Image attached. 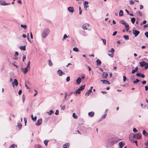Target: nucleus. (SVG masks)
<instances>
[{
	"label": "nucleus",
	"mask_w": 148,
	"mask_h": 148,
	"mask_svg": "<svg viewBox=\"0 0 148 148\" xmlns=\"http://www.w3.org/2000/svg\"><path fill=\"white\" fill-rule=\"evenodd\" d=\"M124 38L126 40H128L129 39V37L127 35H125L123 36Z\"/></svg>",
	"instance_id": "cd10ccee"
},
{
	"label": "nucleus",
	"mask_w": 148,
	"mask_h": 148,
	"mask_svg": "<svg viewBox=\"0 0 148 148\" xmlns=\"http://www.w3.org/2000/svg\"><path fill=\"white\" fill-rule=\"evenodd\" d=\"M81 81V78L79 77H78L76 79V82L77 85L79 84Z\"/></svg>",
	"instance_id": "2eb2a0df"
},
{
	"label": "nucleus",
	"mask_w": 148,
	"mask_h": 148,
	"mask_svg": "<svg viewBox=\"0 0 148 148\" xmlns=\"http://www.w3.org/2000/svg\"><path fill=\"white\" fill-rule=\"evenodd\" d=\"M20 49L21 50H23V51H25L26 50V46H21L19 47Z\"/></svg>",
	"instance_id": "aec40b11"
},
{
	"label": "nucleus",
	"mask_w": 148,
	"mask_h": 148,
	"mask_svg": "<svg viewBox=\"0 0 148 148\" xmlns=\"http://www.w3.org/2000/svg\"><path fill=\"white\" fill-rule=\"evenodd\" d=\"M53 110H50L49 112H47V113L49 115H50L51 114H52L53 113Z\"/></svg>",
	"instance_id": "c756f323"
},
{
	"label": "nucleus",
	"mask_w": 148,
	"mask_h": 148,
	"mask_svg": "<svg viewBox=\"0 0 148 148\" xmlns=\"http://www.w3.org/2000/svg\"><path fill=\"white\" fill-rule=\"evenodd\" d=\"M50 32V30L49 28H44L41 33V37L42 38H46L49 35Z\"/></svg>",
	"instance_id": "f03ea898"
},
{
	"label": "nucleus",
	"mask_w": 148,
	"mask_h": 148,
	"mask_svg": "<svg viewBox=\"0 0 148 148\" xmlns=\"http://www.w3.org/2000/svg\"><path fill=\"white\" fill-rule=\"evenodd\" d=\"M133 138H134L137 139H140L142 137V134L140 133H138L134 134L133 136Z\"/></svg>",
	"instance_id": "7ed1b4c3"
},
{
	"label": "nucleus",
	"mask_w": 148,
	"mask_h": 148,
	"mask_svg": "<svg viewBox=\"0 0 148 148\" xmlns=\"http://www.w3.org/2000/svg\"><path fill=\"white\" fill-rule=\"evenodd\" d=\"M143 84H146V81H143L141 82Z\"/></svg>",
	"instance_id": "338daca9"
},
{
	"label": "nucleus",
	"mask_w": 148,
	"mask_h": 148,
	"mask_svg": "<svg viewBox=\"0 0 148 148\" xmlns=\"http://www.w3.org/2000/svg\"><path fill=\"white\" fill-rule=\"evenodd\" d=\"M42 123V119H39L37 120L36 125L37 126H39Z\"/></svg>",
	"instance_id": "9b49d317"
},
{
	"label": "nucleus",
	"mask_w": 148,
	"mask_h": 148,
	"mask_svg": "<svg viewBox=\"0 0 148 148\" xmlns=\"http://www.w3.org/2000/svg\"><path fill=\"white\" fill-rule=\"evenodd\" d=\"M108 55L111 58H113V54L111 53V54H108Z\"/></svg>",
	"instance_id": "680f3d73"
},
{
	"label": "nucleus",
	"mask_w": 148,
	"mask_h": 148,
	"mask_svg": "<svg viewBox=\"0 0 148 148\" xmlns=\"http://www.w3.org/2000/svg\"><path fill=\"white\" fill-rule=\"evenodd\" d=\"M68 37V36H67V35L66 34H64V37H63V40H64L66 38H67Z\"/></svg>",
	"instance_id": "49530a36"
},
{
	"label": "nucleus",
	"mask_w": 148,
	"mask_h": 148,
	"mask_svg": "<svg viewBox=\"0 0 148 148\" xmlns=\"http://www.w3.org/2000/svg\"><path fill=\"white\" fill-rule=\"evenodd\" d=\"M95 113L93 112H90L88 113V115L90 117H92L94 116Z\"/></svg>",
	"instance_id": "a211bd4d"
},
{
	"label": "nucleus",
	"mask_w": 148,
	"mask_h": 148,
	"mask_svg": "<svg viewBox=\"0 0 148 148\" xmlns=\"http://www.w3.org/2000/svg\"><path fill=\"white\" fill-rule=\"evenodd\" d=\"M125 22L123 20H121L120 21V23L122 24H124L125 23Z\"/></svg>",
	"instance_id": "5fc2aeb1"
},
{
	"label": "nucleus",
	"mask_w": 148,
	"mask_h": 148,
	"mask_svg": "<svg viewBox=\"0 0 148 148\" xmlns=\"http://www.w3.org/2000/svg\"><path fill=\"white\" fill-rule=\"evenodd\" d=\"M35 148H42V147L38 144L35 145H34Z\"/></svg>",
	"instance_id": "bb28decb"
},
{
	"label": "nucleus",
	"mask_w": 148,
	"mask_h": 148,
	"mask_svg": "<svg viewBox=\"0 0 148 148\" xmlns=\"http://www.w3.org/2000/svg\"><path fill=\"white\" fill-rule=\"evenodd\" d=\"M117 33V31H115L113 34H112V36H114L116 35V34Z\"/></svg>",
	"instance_id": "bf43d9fd"
},
{
	"label": "nucleus",
	"mask_w": 148,
	"mask_h": 148,
	"mask_svg": "<svg viewBox=\"0 0 148 148\" xmlns=\"http://www.w3.org/2000/svg\"><path fill=\"white\" fill-rule=\"evenodd\" d=\"M114 50L113 48H111L110 50H109L108 51V52H111L112 54H114Z\"/></svg>",
	"instance_id": "393cba45"
},
{
	"label": "nucleus",
	"mask_w": 148,
	"mask_h": 148,
	"mask_svg": "<svg viewBox=\"0 0 148 148\" xmlns=\"http://www.w3.org/2000/svg\"><path fill=\"white\" fill-rule=\"evenodd\" d=\"M145 144L146 146L148 147V140H147L146 143H145Z\"/></svg>",
	"instance_id": "774afa93"
},
{
	"label": "nucleus",
	"mask_w": 148,
	"mask_h": 148,
	"mask_svg": "<svg viewBox=\"0 0 148 148\" xmlns=\"http://www.w3.org/2000/svg\"><path fill=\"white\" fill-rule=\"evenodd\" d=\"M82 27L83 29H85L87 30V28L86 27V26L85 25H83L82 26Z\"/></svg>",
	"instance_id": "a19ab883"
},
{
	"label": "nucleus",
	"mask_w": 148,
	"mask_h": 148,
	"mask_svg": "<svg viewBox=\"0 0 148 148\" xmlns=\"http://www.w3.org/2000/svg\"><path fill=\"white\" fill-rule=\"evenodd\" d=\"M139 82V80L138 79H136V80L133 81V84H135L137 83L138 82Z\"/></svg>",
	"instance_id": "4c0bfd02"
},
{
	"label": "nucleus",
	"mask_w": 148,
	"mask_h": 148,
	"mask_svg": "<svg viewBox=\"0 0 148 148\" xmlns=\"http://www.w3.org/2000/svg\"><path fill=\"white\" fill-rule=\"evenodd\" d=\"M140 65L141 67H143L145 65V64H147V62L145 61L141 62H140Z\"/></svg>",
	"instance_id": "f3484780"
},
{
	"label": "nucleus",
	"mask_w": 148,
	"mask_h": 148,
	"mask_svg": "<svg viewBox=\"0 0 148 148\" xmlns=\"http://www.w3.org/2000/svg\"><path fill=\"white\" fill-rule=\"evenodd\" d=\"M145 69H147L148 68V63H147V64H145Z\"/></svg>",
	"instance_id": "09e8293b"
},
{
	"label": "nucleus",
	"mask_w": 148,
	"mask_h": 148,
	"mask_svg": "<svg viewBox=\"0 0 148 148\" xmlns=\"http://www.w3.org/2000/svg\"><path fill=\"white\" fill-rule=\"evenodd\" d=\"M138 14L140 16H142V13L140 11H138Z\"/></svg>",
	"instance_id": "3c124183"
},
{
	"label": "nucleus",
	"mask_w": 148,
	"mask_h": 148,
	"mask_svg": "<svg viewBox=\"0 0 148 148\" xmlns=\"http://www.w3.org/2000/svg\"><path fill=\"white\" fill-rule=\"evenodd\" d=\"M22 126V125L20 123H18V127H19V129H21Z\"/></svg>",
	"instance_id": "f704fd0d"
},
{
	"label": "nucleus",
	"mask_w": 148,
	"mask_h": 148,
	"mask_svg": "<svg viewBox=\"0 0 148 148\" xmlns=\"http://www.w3.org/2000/svg\"><path fill=\"white\" fill-rule=\"evenodd\" d=\"M119 147L122 148L124 145L125 143L123 141H121L119 143Z\"/></svg>",
	"instance_id": "4468645a"
},
{
	"label": "nucleus",
	"mask_w": 148,
	"mask_h": 148,
	"mask_svg": "<svg viewBox=\"0 0 148 148\" xmlns=\"http://www.w3.org/2000/svg\"><path fill=\"white\" fill-rule=\"evenodd\" d=\"M69 144L68 143H65L63 145V148H68L69 147Z\"/></svg>",
	"instance_id": "5701e85b"
},
{
	"label": "nucleus",
	"mask_w": 148,
	"mask_h": 148,
	"mask_svg": "<svg viewBox=\"0 0 148 148\" xmlns=\"http://www.w3.org/2000/svg\"><path fill=\"white\" fill-rule=\"evenodd\" d=\"M68 10L69 12L73 13L74 12L73 8L72 7H69L68 8Z\"/></svg>",
	"instance_id": "f8f14e48"
},
{
	"label": "nucleus",
	"mask_w": 148,
	"mask_h": 148,
	"mask_svg": "<svg viewBox=\"0 0 148 148\" xmlns=\"http://www.w3.org/2000/svg\"><path fill=\"white\" fill-rule=\"evenodd\" d=\"M136 19L135 18H134L133 17L132 18H131V21L132 23H134Z\"/></svg>",
	"instance_id": "2f4dec72"
},
{
	"label": "nucleus",
	"mask_w": 148,
	"mask_h": 148,
	"mask_svg": "<svg viewBox=\"0 0 148 148\" xmlns=\"http://www.w3.org/2000/svg\"><path fill=\"white\" fill-rule=\"evenodd\" d=\"M106 116H107V114L105 113V114H104V115H103L101 117V119H104L106 117Z\"/></svg>",
	"instance_id": "ea45409f"
},
{
	"label": "nucleus",
	"mask_w": 148,
	"mask_h": 148,
	"mask_svg": "<svg viewBox=\"0 0 148 148\" xmlns=\"http://www.w3.org/2000/svg\"><path fill=\"white\" fill-rule=\"evenodd\" d=\"M123 15V12L122 10H121L119 13V16H122Z\"/></svg>",
	"instance_id": "c85d7f7f"
},
{
	"label": "nucleus",
	"mask_w": 148,
	"mask_h": 148,
	"mask_svg": "<svg viewBox=\"0 0 148 148\" xmlns=\"http://www.w3.org/2000/svg\"><path fill=\"white\" fill-rule=\"evenodd\" d=\"M49 62V66H51L53 64L52 62H51V60H48Z\"/></svg>",
	"instance_id": "e433bc0d"
},
{
	"label": "nucleus",
	"mask_w": 148,
	"mask_h": 148,
	"mask_svg": "<svg viewBox=\"0 0 148 148\" xmlns=\"http://www.w3.org/2000/svg\"><path fill=\"white\" fill-rule=\"evenodd\" d=\"M133 34L134 35L135 37H137L140 33V32L134 29L132 30Z\"/></svg>",
	"instance_id": "423d86ee"
},
{
	"label": "nucleus",
	"mask_w": 148,
	"mask_h": 148,
	"mask_svg": "<svg viewBox=\"0 0 148 148\" xmlns=\"http://www.w3.org/2000/svg\"><path fill=\"white\" fill-rule=\"evenodd\" d=\"M73 116L75 119H77L78 117L75 114V113L73 114Z\"/></svg>",
	"instance_id": "7c9ffc66"
},
{
	"label": "nucleus",
	"mask_w": 148,
	"mask_h": 148,
	"mask_svg": "<svg viewBox=\"0 0 148 148\" xmlns=\"http://www.w3.org/2000/svg\"><path fill=\"white\" fill-rule=\"evenodd\" d=\"M24 119L25 122V125L26 126V123L27 122V119L25 118H24Z\"/></svg>",
	"instance_id": "603ef678"
},
{
	"label": "nucleus",
	"mask_w": 148,
	"mask_h": 148,
	"mask_svg": "<svg viewBox=\"0 0 148 148\" xmlns=\"http://www.w3.org/2000/svg\"><path fill=\"white\" fill-rule=\"evenodd\" d=\"M64 95H65L64 100H65L66 99V97L68 95V94H67L66 92H65Z\"/></svg>",
	"instance_id": "13d9d810"
},
{
	"label": "nucleus",
	"mask_w": 148,
	"mask_h": 148,
	"mask_svg": "<svg viewBox=\"0 0 148 148\" xmlns=\"http://www.w3.org/2000/svg\"><path fill=\"white\" fill-rule=\"evenodd\" d=\"M96 62L97 63V65L99 66L101 65V62L99 59L97 60L96 61Z\"/></svg>",
	"instance_id": "4be33fe9"
},
{
	"label": "nucleus",
	"mask_w": 148,
	"mask_h": 148,
	"mask_svg": "<svg viewBox=\"0 0 148 148\" xmlns=\"http://www.w3.org/2000/svg\"><path fill=\"white\" fill-rule=\"evenodd\" d=\"M138 70V67H137V66H136L135 68V69L132 71V74L134 73L135 72H136Z\"/></svg>",
	"instance_id": "412c9836"
},
{
	"label": "nucleus",
	"mask_w": 148,
	"mask_h": 148,
	"mask_svg": "<svg viewBox=\"0 0 148 148\" xmlns=\"http://www.w3.org/2000/svg\"><path fill=\"white\" fill-rule=\"evenodd\" d=\"M88 1H85L84 2V9L85 10H86V9L88 7Z\"/></svg>",
	"instance_id": "9d476101"
},
{
	"label": "nucleus",
	"mask_w": 148,
	"mask_h": 148,
	"mask_svg": "<svg viewBox=\"0 0 148 148\" xmlns=\"http://www.w3.org/2000/svg\"><path fill=\"white\" fill-rule=\"evenodd\" d=\"M18 54H19L18 53L17 51H16V52H15V54L14 55V56L15 57H17L18 56Z\"/></svg>",
	"instance_id": "a18cd8bd"
},
{
	"label": "nucleus",
	"mask_w": 148,
	"mask_h": 148,
	"mask_svg": "<svg viewBox=\"0 0 148 148\" xmlns=\"http://www.w3.org/2000/svg\"><path fill=\"white\" fill-rule=\"evenodd\" d=\"M16 63V62H14V63H13V64L14 66H15L17 68L18 67V66L15 64Z\"/></svg>",
	"instance_id": "e2e57ef3"
},
{
	"label": "nucleus",
	"mask_w": 148,
	"mask_h": 148,
	"mask_svg": "<svg viewBox=\"0 0 148 148\" xmlns=\"http://www.w3.org/2000/svg\"><path fill=\"white\" fill-rule=\"evenodd\" d=\"M93 88L92 86H91L90 88V89L86 93H85V95L86 96H89L91 93L92 92V89Z\"/></svg>",
	"instance_id": "0eeeda50"
},
{
	"label": "nucleus",
	"mask_w": 148,
	"mask_h": 148,
	"mask_svg": "<svg viewBox=\"0 0 148 148\" xmlns=\"http://www.w3.org/2000/svg\"><path fill=\"white\" fill-rule=\"evenodd\" d=\"M10 148H15V145L14 144H12L10 146Z\"/></svg>",
	"instance_id": "6e6d98bb"
},
{
	"label": "nucleus",
	"mask_w": 148,
	"mask_h": 148,
	"mask_svg": "<svg viewBox=\"0 0 148 148\" xmlns=\"http://www.w3.org/2000/svg\"><path fill=\"white\" fill-rule=\"evenodd\" d=\"M30 61L27 64V66H26L27 68H29V69H30Z\"/></svg>",
	"instance_id": "58836bf2"
},
{
	"label": "nucleus",
	"mask_w": 148,
	"mask_h": 148,
	"mask_svg": "<svg viewBox=\"0 0 148 148\" xmlns=\"http://www.w3.org/2000/svg\"><path fill=\"white\" fill-rule=\"evenodd\" d=\"M141 75H140V77H141L143 78H144L145 77V75H144L143 74H142V73H141Z\"/></svg>",
	"instance_id": "69168bd1"
},
{
	"label": "nucleus",
	"mask_w": 148,
	"mask_h": 148,
	"mask_svg": "<svg viewBox=\"0 0 148 148\" xmlns=\"http://www.w3.org/2000/svg\"><path fill=\"white\" fill-rule=\"evenodd\" d=\"M70 80V78L69 76H68L66 77V81L67 82H69Z\"/></svg>",
	"instance_id": "de8ad7c7"
},
{
	"label": "nucleus",
	"mask_w": 148,
	"mask_h": 148,
	"mask_svg": "<svg viewBox=\"0 0 148 148\" xmlns=\"http://www.w3.org/2000/svg\"><path fill=\"white\" fill-rule=\"evenodd\" d=\"M48 142L49 140H46L44 141V143L46 146H47Z\"/></svg>",
	"instance_id": "473e14b6"
},
{
	"label": "nucleus",
	"mask_w": 148,
	"mask_h": 148,
	"mask_svg": "<svg viewBox=\"0 0 148 148\" xmlns=\"http://www.w3.org/2000/svg\"><path fill=\"white\" fill-rule=\"evenodd\" d=\"M123 81L124 82H125L126 80L127 79L126 77H125V76H123Z\"/></svg>",
	"instance_id": "864d4df0"
},
{
	"label": "nucleus",
	"mask_w": 148,
	"mask_h": 148,
	"mask_svg": "<svg viewBox=\"0 0 148 148\" xmlns=\"http://www.w3.org/2000/svg\"><path fill=\"white\" fill-rule=\"evenodd\" d=\"M130 4V5H133L134 4V2L132 0H131L129 1Z\"/></svg>",
	"instance_id": "c03bdc74"
},
{
	"label": "nucleus",
	"mask_w": 148,
	"mask_h": 148,
	"mask_svg": "<svg viewBox=\"0 0 148 148\" xmlns=\"http://www.w3.org/2000/svg\"><path fill=\"white\" fill-rule=\"evenodd\" d=\"M29 69V68H27L26 67L25 68H21V69L22 71L23 72L24 74H25L27 73V72L28 71V69Z\"/></svg>",
	"instance_id": "1a4fd4ad"
},
{
	"label": "nucleus",
	"mask_w": 148,
	"mask_h": 148,
	"mask_svg": "<svg viewBox=\"0 0 148 148\" xmlns=\"http://www.w3.org/2000/svg\"><path fill=\"white\" fill-rule=\"evenodd\" d=\"M31 117L32 119L33 120V121H36V116H35L34 117H33V115L32 114L31 115Z\"/></svg>",
	"instance_id": "a878e982"
},
{
	"label": "nucleus",
	"mask_w": 148,
	"mask_h": 148,
	"mask_svg": "<svg viewBox=\"0 0 148 148\" xmlns=\"http://www.w3.org/2000/svg\"><path fill=\"white\" fill-rule=\"evenodd\" d=\"M101 40L103 41V42L104 43L105 45L106 44V40L105 39H103V38H101Z\"/></svg>",
	"instance_id": "37998d69"
},
{
	"label": "nucleus",
	"mask_w": 148,
	"mask_h": 148,
	"mask_svg": "<svg viewBox=\"0 0 148 148\" xmlns=\"http://www.w3.org/2000/svg\"><path fill=\"white\" fill-rule=\"evenodd\" d=\"M85 87V85H84L80 87L76 91L75 93L76 94H79L80 93V91L83 90L84 88Z\"/></svg>",
	"instance_id": "20e7f679"
},
{
	"label": "nucleus",
	"mask_w": 148,
	"mask_h": 148,
	"mask_svg": "<svg viewBox=\"0 0 148 148\" xmlns=\"http://www.w3.org/2000/svg\"><path fill=\"white\" fill-rule=\"evenodd\" d=\"M143 134L145 136H148V134L146 132L145 130L143 131Z\"/></svg>",
	"instance_id": "b1692460"
},
{
	"label": "nucleus",
	"mask_w": 148,
	"mask_h": 148,
	"mask_svg": "<svg viewBox=\"0 0 148 148\" xmlns=\"http://www.w3.org/2000/svg\"><path fill=\"white\" fill-rule=\"evenodd\" d=\"M10 3H6L5 1L3 0H0V5H10Z\"/></svg>",
	"instance_id": "39448f33"
},
{
	"label": "nucleus",
	"mask_w": 148,
	"mask_h": 148,
	"mask_svg": "<svg viewBox=\"0 0 148 148\" xmlns=\"http://www.w3.org/2000/svg\"><path fill=\"white\" fill-rule=\"evenodd\" d=\"M57 74L59 76H61L63 75H64V73L60 69H58L57 72Z\"/></svg>",
	"instance_id": "6e6552de"
},
{
	"label": "nucleus",
	"mask_w": 148,
	"mask_h": 148,
	"mask_svg": "<svg viewBox=\"0 0 148 148\" xmlns=\"http://www.w3.org/2000/svg\"><path fill=\"white\" fill-rule=\"evenodd\" d=\"M21 26L23 28L25 29L27 28V26L25 25L21 24Z\"/></svg>",
	"instance_id": "72a5a7b5"
},
{
	"label": "nucleus",
	"mask_w": 148,
	"mask_h": 148,
	"mask_svg": "<svg viewBox=\"0 0 148 148\" xmlns=\"http://www.w3.org/2000/svg\"><path fill=\"white\" fill-rule=\"evenodd\" d=\"M133 130L134 132H138L137 130L135 128H133Z\"/></svg>",
	"instance_id": "4d7b16f0"
},
{
	"label": "nucleus",
	"mask_w": 148,
	"mask_h": 148,
	"mask_svg": "<svg viewBox=\"0 0 148 148\" xmlns=\"http://www.w3.org/2000/svg\"><path fill=\"white\" fill-rule=\"evenodd\" d=\"M145 34L147 37L148 38V32H145Z\"/></svg>",
	"instance_id": "052dcab7"
},
{
	"label": "nucleus",
	"mask_w": 148,
	"mask_h": 148,
	"mask_svg": "<svg viewBox=\"0 0 148 148\" xmlns=\"http://www.w3.org/2000/svg\"><path fill=\"white\" fill-rule=\"evenodd\" d=\"M55 114L58 115L59 114V111L58 110H56L55 113Z\"/></svg>",
	"instance_id": "0e129e2a"
},
{
	"label": "nucleus",
	"mask_w": 148,
	"mask_h": 148,
	"mask_svg": "<svg viewBox=\"0 0 148 148\" xmlns=\"http://www.w3.org/2000/svg\"><path fill=\"white\" fill-rule=\"evenodd\" d=\"M120 140V139L117 137H114L109 139L107 141V143L109 146H112Z\"/></svg>",
	"instance_id": "f257e3e1"
},
{
	"label": "nucleus",
	"mask_w": 148,
	"mask_h": 148,
	"mask_svg": "<svg viewBox=\"0 0 148 148\" xmlns=\"http://www.w3.org/2000/svg\"><path fill=\"white\" fill-rule=\"evenodd\" d=\"M61 109L62 110H64L65 108V105L62 106V105H61L60 106Z\"/></svg>",
	"instance_id": "79ce46f5"
},
{
	"label": "nucleus",
	"mask_w": 148,
	"mask_h": 148,
	"mask_svg": "<svg viewBox=\"0 0 148 148\" xmlns=\"http://www.w3.org/2000/svg\"><path fill=\"white\" fill-rule=\"evenodd\" d=\"M146 23H147L146 21L145 20L143 21L142 23H141L140 24V25H142V24H146Z\"/></svg>",
	"instance_id": "8fccbe9b"
},
{
	"label": "nucleus",
	"mask_w": 148,
	"mask_h": 148,
	"mask_svg": "<svg viewBox=\"0 0 148 148\" xmlns=\"http://www.w3.org/2000/svg\"><path fill=\"white\" fill-rule=\"evenodd\" d=\"M73 50L75 52H78L79 51L77 47H74L73 49Z\"/></svg>",
	"instance_id": "c9c22d12"
},
{
	"label": "nucleus",
	"mask_w": 148,
	"mask_h": 148,
	"mask_svg": "<svg viewBox=\"0 0 148 148\" xmlns=\"http://www.w3.org/2000/svg\"><path fill=\"white\" fill-rule=\"evenodd\" d=\"M105 72H104L102 75V76L103 79H106L108 76V74L106 73L105 74Z\"/></svg>",
	"instance_id": "dca6fc26"
},
{
	"label": "nucleus",
	"mask_w": 148,
	"mask_h": 148,
	"mask_svg": "<svg viewBox=\"0 0 148 148\" xmlns=\"http://www.w3.org/2000/svg\"><path fill=\"white\" fill-rule=\"evenodd\" d=\"M14 82H12V86L13 87H14V84L16 86H17L18 85V82L17 80L16 79H14Z\"/></svg>",
	"instance_id": "ddd939ff"
},
{
	"label": "nucleus",
	"mask_w": 148,
	"mask_h": 148,
	"mask_svg": "<svg viewBox=\"0 0 148 148\" xmlns=\"http://www.w3.org/2000/svg\"><path fill=\"white\" fill-rule=\"evenodd\" d=\"M101 82H102L104 84H110V83L108 81L106 80H101Z\"/></svg>",
	"instance_id": "6ab92c4d"
}]
</instances>
